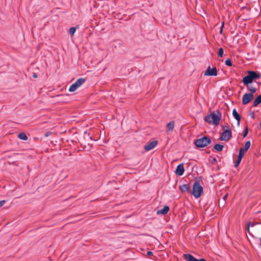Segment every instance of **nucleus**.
I'll list each match as a JSON object with an SVG mask.
<instances>
[{"label":"nucleus","mask_w":261,"mask_h":261,"mask_svg":"<svg viewBox=\"0 0 261 261\" xmlns=\"http://www.w3.org/2000/svg\"><path fill=\"white\" fill-rule=\"evenodd\" d=\"M248 75L244 76L242 79L243 83H245L246 85L252 83L254 80H256L260 77V74L259 72L254 71H247Z\"/></svg>","instance_id":"nucleus-1"},{"label":"nucleus","mask_w":261,"mask_h":261,"mask_svg":"<svg viewBox=\"0 0 261 261\" xmlns=\"http://www.w3.org/2000/svg\"><path fill=\"white\" fill-rule=\"evenodd\" d=\"M192 194L195 198H199L203 194V188L200 185V184L198 180H196L193 186V189L192 191Z\"/></svg>","instance_id":"nucleus-2"},{"label":"nucleus","mask_w":261,"mask_h":261,"mask_svg":"<svg viewBox=\"0 0 261 261\" xmlns=\"http://www.w3.org/2000/svg\"><path fill=\"white\" fill-rule=\"evenodd\" d=\"M211 139L208 137L204 136L202 138L197 139L195 141L194 144L198 148H203L211 144Z\"/></svg>","instance_id":"nucleus-3"},{"label":"nucleus","mask_w":261,"mask_h":261,"mask_svg":"<svg viewBox=\"0 0 261 261\" xmlns=\"http://www.w3.org/2000/svg\"><path fill=\"white\" fill-rule=\"evenodd\" d=\"M212 123L218 125L221 118V113L219 111H214L211 113Z\"/></svg>","instance_id":"nucleus-4"},{"label":"nucleus","mask_w":261,"mask_h":261,"mask_svg":"<svg viewBox=\"0 0 261 261\" xmlns=\"http://www.w3.org/2000/svg\"><path fill=\"white\" fill-rule=\"evenodd\" d=\"M85 82L86 79L85 78L82 77L77 79L74 83H73L70 86L69 89V91L70 92L75 91L79 87H80Z\"/></svg>","instance_id":"nucleus-5"},{"label":"nucleus","mask_w":261,"mask_h":261,"mask_svg":"<svg viewBox=\"0 0 261 261\" xmlns=\"http://www.w3.org/2000/svg\"><path fill=\"white\" fill-rule=\"evenodd\" d=\"M232 137L231 131L230 130H225L222 133L220 137V140L228 141Z\"/></svg>","instance_id":"nucleus-6"},{"label":"nucleus","mask_w":261,"mask_h":261,"mask_svg":"<svg viewBox=\"0 0 261 261\" xmlns=\"http://www.w3.org/2000/svg\"><path fill=\"white\" fill-rule=\"evenodd\" d=\"M217 75V70L216 67L211 68L208 66L204 73V76H216Z\"/></svg>","instance_id":"nucleus-7"},{"label":"nucleus","mask_w":261,"mask_h":261,"mask_svg":"<svg viewBox=\"0 0 261 261\" xmlns=\"http://www.w3.org/2000/svg\"><path fill=\"white\" fill-rule=\"evenodd\" d=\"M253 98V95L252 93H245L242 97V103L243 105H247L249 102L251 101V100Z\"/></svg>","instance_id":"nucleus-8"},{"label":"nucleus","mask_w":261,"mask_h":261,"mask_svg":"<svg viewBox=\"0 0 261 261\" xmlns=\"http://www.w3.org/2000/svg\"><path fill=\"white\" fill-rule=\"evenodd\" d=\"M183 257L187 261H207L204 258L198 259L190 254H184Z\"/></svg>","instance_id":"nucleus-9"},{"label":"nucleus","mask_w":261,"mask_h":261,"mask_svg":"<svg viewBox=\"0 0 261 261\" xmlns=\"http://www.w3.org/2000/svg\"><path fill=\"white\" fill-rule=\"evenodd\" d=\"M158 141L156 140H154L151 142H150L149 144L146 145L144 147V149L146 151H149L151 149L154 148L158 144Z\"/></svg>","instance_id":"nucleus-10"},{"label":"nucleus","mask_w":261,"mask_h":261,"mask_svg":"<svg viewBox=\"0 0 261 261\" xmlns=\"http://www.w3.org/2000/svg\"><path fill=\"white\" fill-rule=\"evenodd\" d=\"M184 171V164H180L177 166L175 173L178 176H181L183 175Z\"/></svg>","instance_id":"nucleus-11"},{"label":"nucleus","mask_w":261,"mask_h":261,"mask_svg":"<svg viewBox=\"0 0 261 261\" xmlns=\"http://www.w3.org/2000/svg\"><path fill=\"white\" fill-rule=\"evenodd\" d=\"M179 188L182 193L189 192L190 190V184H182L179 186Z\"/></svg>","instance_id":"nucleus-12"},{"label":"nucleus","mask_w":261,"mask_h":261,"mask_svg":"<svg viewBox=\"0 0 261 261\" xmlns=\"http://www.w3.org/2000/svg\"><path fill=\"white\" fill-rule=\"evenodd\" d=\"M169 210H170L169 207L167 205H165L163 207V208L162 209L158 210L157 212V214L165 215V214H167V213L169 212Z\"/></svg>","instance_id":"nucleus-13"},{"label":"nucleus","mask_w":261,"mask_h":261,"mask_svg":"<svg viewBox=\"0 0 261 261\" xmlns=\"http://www.w3.org/2000/svg\"><path fill=\"white\" fill-rule=\"evenodd\" d=\"M232 115L233 116L234 118L237 120L238 124L239 125L241 120V117L235 109H234L232 110Z\"/></svg>","instance_id":"nucleus-14"},{"label":"nucleus","mask_w":261,"mask_h":261,"mask_svg":"<svg viewBox=\"0 0 261 261\" xmlns=\"http://www.w3.org/2000/svg\"><path fill=\"white\" fill-rule=\"evenodd\" d=\"M243 84L244 86H245L247 87V89L250 91V93H252L253 94V93H255L257 89L255 87H254L252 86H251L250 84H248V85H246L245 83Z\"/></svg>","instance_id":"nucleus-15"},{"label":"nucleus","mask_w":261,"mask_h":261,"mask_svg":"<svg viewBox=\"0 0 261 261\" xmlns=\"http://www.w3.org/2000/svg\"><path fill=\"white\" fill-rule=\"evenodd\" d=\"M261 103V95L258 96L254 100L253 107H256Z\"/></svg>","instance_id":"nucleus-16"},{"label":"nucleus","mask_w":261,"mask_h":261,"mask_svg":"<svg viewBox=\"0 0 261 261\" xmlns=\"http://www.w3.org/2000/svg\"><path fill=\"white\" fill-rule=\"evenodd\" d=\"M174 127V122L170 121L167 124L166 128L168 131H172Z\"/></svg>","instance_id":"nucleus-17"},{"label":"nucleus","mask_w":261,"mask_h":261,"mask_svg":"<svg viewBox=\"0 0 261 261\" xmlns=\"http://www.w3.org/2000/svg\"><path fill=\"white\" fill-rule=\"evenodd\" d=\"M224 148V146L219 144H216L214 146V149L217 151H221Z\"/></svg>","instance_id":"nucleus-18"},{"label":"nucleus","mask_w":261,"mask_h":261,"mask_svg":"<svg viewBox=\"0 0 261 261\" xmlns=\"http://www.w3.org/2000/svg\"><path fill=\"white\" fill-rule=\"evenodd\" d=\"M18 137L19 139L26 141L28 140V137L26 134L24 133H20L18 134Z\"/></svg>","instance_id":"nucleus-19"},{"label":"nucleus","mask_w":261,"mask_h":261,"mask_svg":"<svg viewBox=\"0 0 261 261\" xmlns=\"http://www.w3.org/2000/svg\"><path fill=\"white\" fill-rule=\"evenodd\" d=\"M244 148H240V149H239V155H238V158H239V159H242L243 158V156H244Z\"/></svg>","instance_id":"nucleus-20"},{"label":"nucleus","mask_w":261,"mask_h":261,"mask_svg":"<svg viewBox=\"0 0 261 261\" xmlns=\"http://www.w3.org/2000/svg\"><path fill=\"white\" fill-rule=\"evenodd\" d=\"M212 118H211V114L207 115L206 116H205L204 118V120L205 122H208L210 124L212 123Z\"/></svg>","instance_id":"nucleus-21"},{"label":"nucleus","mask_w":261,"mask_h":261,"mask_svg":"<svg viewBox=\"0 0 261 261\" xmlns=\"http://www.w3.org/2000/svg\"><path fill=\"white\" fill-rule=\"evenodd\" d=\"M76 27H71L69 30V34L72 36L74 35L75 31H76Z\"/></svg>","instance_id":"nucleus-22"},{"label":"nucleus","mask_w":261,"mask_h":261,"mask_svg":"<svg viewBox=\"0 0 261 261\" xmlns=\"http://www.w3.org/2000/svg\"><path fill=\"white\" fill-rule=\"evenodd\" d=\"M250 142L249 141H247L245 144V148L244 150L246 151H247L250 147Z\"/></svg>","instance_id":"nucleus-23"},{"label":"nucleus","mask_w":261,"mask_h":261,"mask_svg":"<svg viewBox=\"0 0 261 261\" xmlns=\"http://www.w3.org/2000/svg\"><path fill=\"white\" fill-rule=\"evenodd\" d=\"M223 53H224V50H223V48L222 47H220L219 49V51H218V57H222V56L223 55Z\"/></svg>","instance_id":"nucleus-24"},{"label":"nucleus","mask_w":261,"mask_h":261,"mask_svg":"<svg viewBox=\"0 0 261 261\" xmlns=\"http://www.w3.org/2000/svg\"><path fill=\"white\" fill-rule=\"evenodd\" d=\"M225 64L226 65L228 66H231L232 65L231 60L229 58H228L225 62Z\"/></svg>","instance_id":"nucleus-25"},{"label":"nucleus","mask_w":261,"mask_h":261,"mask_svg":"<svg viewBox=\"0 0 261 261\" xmlns=\"http://www.w3.org/2000/svg\"><path fill=\"white\" fill-rule=\"evenodd\" d=\"M248 133V128L247 126H246L244 130L243 134V137L244 138L246 137V136L247 135Z\"/></svg>","instance_id":"nucleus-26"},{"label":"nucleus","mask_w":261,"mask_h":261,"mask_svg":"<svg viewBox=\"0 0 261 261\" xmlns=\"http://www.w3.org/2000/svg\"><path fill=\"white\" fill-rule=\"evenodd\" d=\"M242 160V159H240V158L239 159V158H238L237 160L236 161V162L234 163V167H237L239 166V165L240 164Z\"/></svg>","instance_id":"nucleus-27"},{"label":"nucleus","mask_w":261,"mask_h":261,"mask_svg":"<svg viewBox=\"0 0 261 261\" xmlns=\"http://www.w3.org/2000/svg\"><path fill=\"white\" fill-rule=\"evenodd\" d=\"M228 195V193H226V194H225V195H224V196L223 197V201H224V202H222V205L223 206V205H225V200H226V199L227 198Z\"/></svg>","instance_id":"nucleus-28"},{"label":"nucleus","mask_w":261,"mask_h":261,"mask_svg":"<svg viewBox=\"0 0 261 261\" xmlns=\"http://www.w3.org/2000/svg\"><path fill=\"white\" fill-rule=\"evenodd\" d=\"M251 224V222H249L247 223V226H246V231H247V232L249 233L250 232V230H249V227H250V225Z\"/></svg>","instance_id":"nucleus-29"},{"label":"nucleus","mask_w":261,"mask_h":261,"mask_svg":"<svg viewBox=\"0 0 261 261\" xmlns=\"http://www.w3.org/2000/svg\"><path fill=\"white\" fill-rule=\"evenodd\" d=\"M52 134H53V133L51 132L48 131L44 134V136L45 137H47L50 136Z\"/></svg>","instance_id":"nucleus-30"},{"label":"nucleus","mask_w":261,"mask_h":261,"mask_svg":"<svg viewBox=\"0 0 261 261\" xmlns=\"http://www.w3.org/2000/svg\"><path fill=\"white\" fill-rule=\"evenodd\" d=\"M6 203V201L5 200L0 201V207L2 206Z\"/></svg>","instance_id":"nucleus-31"},{"label":"nucleus","mask_w":261,"mask_h":261,"mask_svg":"<svg viewBox=\"0 0 261 261\" xmlns=\"http://www.w3.org/2000/svg\"><path fill=\"white\" fill-rule=\"evenodd\" d=\"M224 22H223V23H222V25H221V28H220V34H222V31H223V27H224Z\"/></svg>","instance_id":"nucleus-32"},{"label":"nucleus","mask_w":261,"mask_h":261,"mask_svg":"<svg viewBox=\"0 0 261 261\" xmlns=\"http://www.w3.org/2000/svg\"><path fill=\"white\" fill-rule=\"evenodd\" d=\"M211 162L213 164H215L217 162V160L216 158H213Z\"/></svg>","instance_id":"nucleus-33"},{"label":"nucleus","mask_w":261,"mask_h":261,"mask_svg":"<svg viewBox=\"0 0 261 261\" xmlns=\"http://www.w3.org/2000/svg\"><path fill=\"white\" fill-rule=\"evenodd\" d=\"M250 115L252 119H254L255 116H254V113L253 112H252L250 113Z\"/></svg>","instance_id":"nucleus-34"},{"label":"nucleus","mask_w":261,"mask_h":261,"mask_svg":"<svg viewBox=\"0 0 261 261\" xmlns=\"http://www.w3.org/2000/svg\"><path fill=\"white\" fill-rule=\"evenodd\" d=\"M222 129H223V131H224L225 130H229L227 126H226L223 125V126H222Z\"/></svg>","instance_id":"nucleus-35"},{"label":"nucleus","mask_w":261,"mask_h":261,"mask_svg":"<svg viewBox=\"0 0 261 261\" xmlns=\"http://www.w3.org/2000/svg\"><path fill=\"white\" fill-rule=\"evenodd\" d=\"M147 255L149 256H151L153 255V253L151 251H148L147 253Z\"/></svg>","instance_id":"nucleus-36"},{"label":"nucleus","mask_w":261,"mask_h":261,"mask_svg":"<svg viewBox=\"0 0 261 261\" xmlns=\"http://www.w3.org/2000/svg\"><path fill=\"white\" fill-rule=\"evenodd\" d=\"M32 76L34 78H36L37 77V74L36 73H33Z\"/></svg>","instance_id":"nucleus-37"},{"label":"nucleus","mask_w":261,"mask_h":261,"mask_svg":"<svg viewBox=\"0 0 261 261\" xmlns=\"http://www.w3.org/2000/svg\"><path fill=\"white\" fill-rule=\"evenodd\" d=\"M254 225V223H251V224H250V226H252H252H253Z\"/></svg>","instance_id":"nucleus-38"},{"label":"nucleus","mask_w":261,"mask_h":261,"mask_svg":"<svg viewBox=\"0 0 261 261\" xmlns=\"http://www.w3.org/2000/svg\"><path fill=\"white\" fill-rule=\"evenodd\" d=\"M259 129H261V122L259 123Z\"/></svg>","instance_id":"nucleus-39"},{"label":"nucleus","mask_w":261,"mask_h":261,"mask_svg":"<svg viewBox=\"0 0 261 261\" xmlns=\"http://www.w3.org/2000/svg\"><path fill=\"white\" fill-rule=\"evenodd\" d=\"M259 241H260V244H259V245H260V246H261V238H259Z\"/></svg>","instance_id":"nucleus-40"}]
</instances>
